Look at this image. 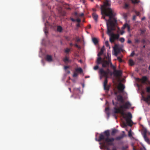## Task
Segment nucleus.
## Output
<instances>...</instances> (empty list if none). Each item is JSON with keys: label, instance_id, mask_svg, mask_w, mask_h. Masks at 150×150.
<instances>
[{"label": "nucleus", "instance_id": "obj_18", "mask_svg": "<svg viewBox=\"0 0 150 150\" xmlns=\"http://www.w3.org/2000/svg\"><path fill=\"white\" fill-rule=\"evenodd\" d=\"M75 71L77 73L78 72H79L81 73L82 72L83 70L81 68H79L76 69L75 70Z\"/></svg>", "mask_w": 150, "mask_h": 150}, {"label": "nucleus", "instance_id": "obj_45", "mask_svg": "<svg viewBox=\"0 0 150 150\" xmlns=\"http://www.w3.org/2000/svg\"><path fill=\"white\" fill-rule=\"evenodd\" d=\"M98 68V66L96 65L94 67V70H97Z\"/></svg>", "mask_w": 150, "mask_h": 150}, {"label": "nucleus", "instance_id": "obj_19", "mask_svg": "<svg viewBox=\"0 0 150 150\" xmlns=\"http://www.w3.org/2000/svg\"><path fill=\"white\" fill-rule=\"evenodd\" d=\"M144 137L145 139V140L147 142H149V139L147 137L146 133L145 132H144Z\"/></svg>", "mask_w": 150, "mask_h": 150}, {"label": "nucleus", "instance_id": "obj_29", "mask_svg": "<svg viewBox=\"0 0 150 150\" xmlns=\"http://www.w3.org/2000/svg\"><path fill=\"white\" fill-rule=\"evenodd\" d=\"M110 67L113 69L114 71L116 70V67L115 66L113 65L112 63H110Z\"/></svg>", "mask_w": 150, "mask_h": 150}, {"label": "nucleus", "instance_id": "obj_41", "mask_svg": "<svg viewBox=\"0 0 150 150\" xmlns=\"http://www.w3.org/2000/svg\"><path fill=\"white\" fill-rule=\"evenodd\" d=\"M134 54L135 53H134V51H132L130 54V56H131V57L133 56Z\"/></svg>", "mask_w": 150, "mask_h": 150}, {"label": "nucleus", "instance_id": "obj_6", "mask_svg": "<svg viewBox=\"0 0 150 150\" xmlns=\"http://www.w3.org/2000/svg\"><path fill=\"white\" fill-rule=\"evenodd\" d=\"M110 63H111V61H105L102 63V67H108Z\"/></svg>", "mask_w": 150, "mask_h": 150}, {"label": "nucleus", "instance_id": "obj_34", "mask_svg": "<svg viewBox=\"0 0 150 150\" xmlns=\"http://www.w3.org/2000/svg\"><path fill=\"white\" fill-rule=\"evenodd\" d=\"M68 61H69V59H68V58H67V57H65L63 59V61L65 62H67Z\"/></svg>", "mask_w": 150, "mask_h": 150}, {"label": "nucleus", "instance_id": "obj_51", "mask_svg": "<svg viewBox=\"0 0 150 150\" xmlns=\"http://www.w3.org/2000/svg\"><path fill=\"white\" fill-rule=\"evenodd\" d=\"M127 42L128 43L130 44V43H132V41L130 40H128V41H127Z\"/></svg>", "mask_w": 150, "mask_h": 150}, {"label": "nucleus", "instance_id": "obj_15", "mask_svg": "<svg viewBox=\"0 0 150 150\" xmlns=\"http://www.w3.org/2000/svg\"><path fill=\"white\" fill-rule=\"evenodd\" d=\"M144 100L148 104H150V99L148 97V96L147 97L144 98Z\"/></svg>", "mask_w": 150, "mask_h": 150}, {"label": "nucleus", "instance_id": "obj_36", "mask_svg": "<svg viewBox=\"0 0 150 150\" xmlns=\"http://www.w3.org/2000/svg\"><path fill=\"white\" fill-rule=\"evenodd\" d=\"M128 136L129 137H131L132 136V135L131 132V130L129 131L128 132Z\"/></svg>", "mask_w": 150, "mask_h": 150}, {"label": "nucleus", "instance_id": "obj_57", "mask_svg": "<svg viewBox=\"0 0 150 150\" xmlns=\"http://www.w3.org/2000/svg\"><path fill=\"white\" fill-rule=\"evenodd\" d=\"M76 26L78 27H79L80 26V25L79 23H78L76 25Z\"/></svg>", "mask_w": 150, "mask_h": 150}, {"label": "nucleus", "instance_id": "obj_5", "mask_svg": "<svg viewBox=\"0 0 150 150\" xmlns=\"http://www.w3.org/2000/svg\"><path fill=\"white\" fill-rule=\"evenodd\" d=\"M114 55L115 56H117L118 54L121 52V48L117 47L115 45V47L114 49Z\"/></svg>", "mask_w": 150, "mask_h": 150}, {"label": "nucleus", "instance_id": "obj_49", "mask_svg": "<svg viewBox=\"0 0 150 150\" xmlns=\"http://www.w3.org/2000/svg\"><path fill=\"white\" fill-rule=\"evenodd\" d=\"M145 42H146V41H145V40H144V39H143L142 40V43L144 44L145 43Z\"/></svg>", "mask_w": 150, "mask_h": 150}, {"label": "nucleus", "instance_id": "obj_62", "mask_svg": "<svg viewBox=\"0 0 150 150\" xmlns=\"http://www.w3.org/2000/svg\"><path fill=\"white\" fill-rule=\"evenodd\" d=\"M67 72L69 74L70 73V71L69 70L67 71Z\"/></svg>", "mask_w": 150, "mask_h": 150}, {"label": "nucleus", "instance_id": "obj_4", "mask_svg": "<svg viewBox=\"0 0 150 150\" xmlns=\"http://www.w3.org/2000/svg\"><path fill=\"white\" fill-rule=\"evenodd\" d=\"M110 70L108 68L107 69V71H104L103 69L101 68L99 69V72L101 76L105 78L104 81L103 83V86L104 89L105 90L108 91L110 88V86L109 85H107L108 80L107 79L108 77V75Z\"/></svg>", "mask_w": 150, "mask_h": 150}, {"label": "nucleus", "instance_id": "obj_23", "mask_svg": "<svg viewBox=\"0 0 150 150\" xmlns=\"http://www.w3.org/2000/svg\"><path fill=\"white\" fill-rule=\"evenodd\" d=\"M103 51H104V49L103 48H102L101 49L100 52L98 53V55L99 56L101 55L103 53Z\"/></svg>", "mask_w": 150, "mask_h": 150}, {"label": "nucleus", "instance_id": "obj_40", "mask_svg": "<svg viewBox=\"0 0 150 150\" xmlns=\"http://www.w3.org/2000/svg\"><path fill=\"white\" fill-rule=\"evenodd\" d=\"M105 46L107 47H108L109 46V45L108 42V41H105Z\"/></svg>", "mask_w": 150, "mask_h": 150}, {"label": "nucleus", "instance_id": "obj_37", "mask_svg": "<svg viewBox=\"0 0 150 150\" xmlns=\"http://www.w3.org/2000/svg\"><path fill=\"white\" fill-rule=\"evenodd\" d=\"M76 42H78L80 41V39L78 37H76Z\"/></svg>", "mask_w": 150, "mask_h": 150}, {"label": "nucleus", "instance_id": "obj_28", "mask_svg": "<svg viewBox=\"0 0 150 150\" xmlns=\"http://www.w3.org/2000/svg\"><path fill=\"white\" fill-rule=\"evenodd\" d=\"M131 1L133 4H137L138 3L139 1L137 0H131Z\"/></svg>", "mask_w": 150, "mask_h": 150}, {"label": "nucleus", "instance_id": "obj_42", "mask_svg": "<svg viewBox=\"0 0 150 150\" xmlns=\"http://www.w3.org/2000/svg\"><path fill=\"white\" fill-rule=\"evenodd\" d=\"M139 42V40L138 39H135V43H138Z\"/></svg>", "mask_w": 150, "mask_h": 150}, {"label": "nucleus", "instance_id": "obj_14", "mask_svg": "<svg viewBox=\"0 0 150 150\" xmlns=\"http://www.w3.org/2000/svg\"><path fill=\"white\" fill-rule=\"evenodd\" d=\"M126 28H127L128 31H129L130 30V26L128 25V24L127 23H126L123 25V26L122 27V28L123 29H124Z\"/></svg>", "mask_w": 150, "mask_h": 150}, {"label": "nucleus", "instance_id": "obj_43", "mask_svg": "<svg viewBox=\"0 0 150 150\" xmlns=\"http://www.w3.org/2000/svg\"><path fill=\"white\" fill-rule=\"evenodd\" d=\"M135 12L137 16H138L140 14V13L139 12L137 11H135Z\"/></svg>", "mask_w": 150, "mask_h": 150}, {"label": "nucleus", "instance_id": "obj_25", "mask_svg": "<svg viewBox=\"0 0 150 150\" xmlns=\"http://www.w3.org/2000/svg\"><path fill=\"white\" fill-rule=\"evenodd\" d=\"M101 60V58L100 57H99L98 58L97 60V62L98 64H100V63Z\"/></svg>", "mask_w": 150, "mask_h": 150}, {"label": "nucleus", "instance_id": "obj_13", "mask_svg": "<svg viewBox=\"0 0 150 150\" xmlns=\"http://www.w3.org/2000/svg\"><path fill=\"white\" fill-rule=\"evenodd\" d=\"M124 105L125 109H129L131 106V104L128 102L125 103Z\"/></svg>", "mask_w": 150, "mask_h": 150}, {"label": "nucleus", "instance_id": "obj_17", "mask_svg": "<svg viewBox=\"0 0 150 150\" xmlns=\"http://www.w3.org/2000/svg\"><path fill=\"white\" fill-rule=\"evenodd\" d=\"M117 99L118 101L122 102L123 101V98L122 96L119 95L117 96Z\"/></svg>", "mask_w": 150, "mask_h": 150}, {"label": "nucleus", "instance_id": "obj_55", "mask_svg": "<svg viewBox=\"0 0 150 150\" xmlns=\"http://www.w3.org/2000/svg\"><path fill=\"white\" fill-rule=\"evenodd\" d=\"M128 4H125V7L126 8H127V7H128Z\"/></svg>", "mask_w": 150, "mask_h": 150}, {"label": "nucleus", "instance_id": "obj_59", "mask_svg": "<svg viewBox=\"0 0 150 150\" xmlns=\"http://www.w3.org/2000/svg\"><path fill=\"white\" fill-rule=\"evenodd\" d=\"M92 41L94 43V37H92Z\"/></svg>", "mask_w": 150, "mask_h": 150}, {"label": "nucleus", "instance_id": "obj_16", "mask_svg": "<svg viewBox=\"0 0 150 150\" xmlns=\"http://www.w3.org/2000/svg\"><path fill=\"white\" fill-rule=\"evenodd\" d=\"M109 108L108 107H107L106 108H105V112L108 115V117H109L110 115V113L109 111Z\"/></svg>", "mask_w": 150, "mask_h": 150}, {"label": "nucleus", "instance_id": "obj_64", "mask_svg": "<svg viewBox=\"0 0 150 150\" xmlns=\"http://www.w3.org/2000/svg\"><path fill=\"white\" fill-rule=\"evenodd\" d=\"M45 34H46V33H47V31H45Z\"/></svg>", "mask_w": 150, "mask_h": 150}, {"label": "nucleus", "instance_id": "obj_22", "mask_svg": "<svg viewBox=\"0 0 150 150\" xmlns=\"http://www.w3.org/2000/svg\"><path fill=\"white\" fill-rule=\"evenodd\" d=\"M62 28L60 26H58L57 27V30L58 32H61L62 30Z\"/></svg>", "mask_w": 150, "mask_h": 150}, {"label": "nucleus", "instance_id": "obj_32", "mask_svg": "<svg viewBox=\"0 0 150 150\" xmlns=\"http://www.w3.org/2000/svg\"><path fill=\"white\" fill-rule=\"evenodd\" d=\"M117 59L120 62H122V59L120 57H117Z\"/></svg>", "mask_w": 150, "mask_h": 150}, {"label": "nucleus", "instance_id": "obj_2", "mask_svg": "<svg viewBox=\"0 0 150 150\" xmlns=\"http://www.w3.org/2000/svg\"><path fill=\"white\" fill-rule=\"evenodd\" d=\"M124 105H120V108H117L116 107L114 108V113H120L122 116L123 118L125 119L126 122L129 126H131L132 125L131 123L132 122L131 118H132V115L130 112H128L127 115L125 112L124 110Z\"/></svg>", "mask_w": 150, "mask_h": 150}, {"label": "nucleus", "instance_id": "obj_27", "mask_svg": "<svg viewBox=\"0 0 150 150\" xmlns=\"http://www.w3.org/2000/svg\"><path fill=\"white\" fill-rule=\"evenodd\" d=\"M98 18V15L94 13V20L96 21V22H97V21Z\"/></svg>", "mask_w": 150, "mask_h": 150}, {"label": "nucleus", "instance_id": "obj_10", "mask_svg": "<svg viewBox=\"0 0 150 150\" xmlns=\"http://www.w3.org/2000/svg\"><path fill=\"white\" fill-rule=\"evenodd\" d=\"M141 82L143 84H147L146 82L148 80V78L146 76H143L140 79Z\"/></svg>", "mask_w": 150, "mask_h": 150}, {"label": "nucleus", "instance_id": "obj_58", "mask_svg": "<svg viewBox=\"0 0 150 150\" xmlns=\"http://www.w3.org/2000/svg\"><path fill=\"white\" fill-rule=\"evenodd\" d=\"M140 150H146V149L144 147L142 149H141Z\"/></svg>", "mask_w": 150, "mask_h": 150}, {"label": "nucleus", "instance_id": "obj_39", "mask_svg": "<svg viewBox=\"0 0 150 150\" xmlns=\"http://www.w3.org/2000/svg\"><path fill=\"white\" fill-rule=\"evenodd\" d=\"M140 31L141 32V34H143L144 33L146 30L145 29H141Z\"/></svg>", "mask_w": 150, "mask_h": 150}, {"label": "nucleus", "instance_id": "obj_63", "mask_svg": "<svg viewBox=\"0 0 150 150\" xmlns=\"http://www.w3.org/2000/svg\"><path fill=\"white\" fill-rule=\"evenodd\" d=\"M149 69L150 70V65L149 67Z\"/></svg>", "mask_w": 150, "mask_h": 150}, {"label": "nucleus", "instance_id": "obj_7", "mask_svg": "<svg viewBox=\"0 0 150 150\" xmlns=\"http://www.w3.org/2000/svg\"><path fill=\"white\" fill-rule=\"evenodd\" d=\"M125 88V86L124 85L121 83H120L118 87V89L120 92L121 93H122L123 92L124 89Z\"/></svg>", "mask_w": 150, "mask_h": 150}, {"label": "nucleus", "instance_id": "obj_47", "mask_svg": "<svg viewBox=\"0 0 150 150\" xmlns=\"http://www.w3.org/2000/svg\"><path fill=\"white\" fill-rule=\"evenodd\" d=\"M69 68V67L68 66H65L64 67V69L65 70H66V69H67L68 68Z\"/></svg>", "mask_w": 150, "mask_h": 150}, {"label": "nucleus", "instance_id": "obj_56", "mask_svg": "<svg viewBox=\"0 0 150 150\" xmlns=\"http://www.w3.org/2000/svg\"><path fill=\"white\" fill-rule=\"evenodd\" d=\"M69 45L71 46H72L73 45V44L72 43H70L69 44Z\"/></svg>", "mask_w": 150, "mask_h": 150}, {"label": "nucleus", "instance_id": "obj_20", "mask_svg": "<svg viewBox=\"0 0 150 150\" xmlns=\"http://www.w3.org/2000/svg\"><path fill=\"white\" fill-rule=\"evenodd\" d=\"M117 132V130L116 129H113L112 130V132L111 133V134L112 135H114Z\"/></svg>", "mask_w": 150, "mask_h": 150}, {"label": "nucleus", "instance_id": "obj_35", "mask_svg": "<svg viewBox=\"0 0 150 150\" xmlns=\"http://www.w3.org/2000/svg\"><path fill=\"white\" fill-rule=\"evenodd\" d=\"M120 41L122 42H123L125 41V39L123 38H121L120 39Z\"/></svg>", "mask_w": 150, "mask_h": 150}, {"label": "nucleus", "instance_id": "obj_24", "mask_svg": "<svg viewBox=\"0 0 150 150\" xmlns=\"http://www.w3.org/2000/svg\"><path fill=\"white\" fill-rule=\"evenodd\" d=\"M129 65L131 66H133L134 65V62L132 59H129Z\"/></svg>", "mask_w": 150, "mask_h": 150}, {"label": "nucleus", "instance_id": "obj_46", "mask_svg": "<svg viewBox=\"0 0 150 150\" xmlns=\"http://www.w3.org/2000/svg\"><path fill=\"white\" fill-rule=\"evenodd\" d=\"M136 17V16L134 15L133 17L132 20L134 21H135Z\"/></svg>", "mask_w": 150, "mask_h": 150}, {"label": "nucleus", "instance_id": "obj_61", "mask_svg": "<svg viewBox=\"0 0 150 150\" xmlns=\"http://www.w3.org/2000/svg\"><path fill=\"white\" fill-rule=\"evenodd\" d=\"M92 17L94 18V12L92 13Z\"/></svg>", "mask_w": 150, "mask_h": 150}, {"label": "nucleus", "instance_id": "obj_50", "mask_svg": "<svg viewBox=\"0 0 150 150\" xmlns=\"http://www.w3.org/2000/svg\"><path fill=\"white\" fill-rule=\"evenodd\" d=\"M76 21L77 22H78V23H80L81 22V20L80 19H77L76 20Z\"/></svg>", "mask_w": 150, "mask_h": 150}, {"label": "nucleus", "instance_id": "obj_54", "mask_svg": "<svg viewBox=\"0 0 150 150\" xmlns=\"http://www.w3.org/2000/svg\"><path fill=\"white\" fill-rule=\"evenodd\" d=\"M124 33V32L123 31H121V34L122 35Z\"/></svg>", "mask_w": 150, "mask_h": 150}, {"label": "nucleus", "instance_id": "obj_11", "mask_svg": "<svg viewBox=\"0 0 150 150\" xmlns=\"http://www.w3.org/2000/svg\"><path fill=\"white\" fill-rule=\"evenodd\" d=\"M45 59L47 61L49 62H52L53 61L52 56L48 54L46 55L45 57Z\"/></svg>", "mask_w": 150, "mask_h": 150}, {"label": "nucleus", "instance_id": "obj_38", "mask_svg": "<svg viewBox=\"0 0 150 150\" xmlns=\"http://www.w3.org/2000/svg\"><path fill=\"white\" fill-rule=\"evenodd\" d=\"M128 148V146L127 145H126L122 147L123 149L125 150L126 149Z\"/></svg>", "mask_w": 150, "mask_h": 150}, {"label": "nucleus", "instance_id": "obj_60", "mask_svg": "<svg viewBox=\"0 0 150 150\" xmlns=\"http://www.w3.org/2000/svg\"><path fill=\"white\" fill-rule=\"evenodd\" d=\"M145 17H143L142 18V20H144V19H145Z\"/></svg>", "mask_w": 150, "mask_h": 150}, {"label": "nucleus", "instance_id": "obj_52", "mask_svg": "<svg viewBox=\"0 0 150 150\" xmlns=\"http://www.w3.org/2000/svg\"><path fill=\"white\" fill-rule=\"evenodd\" d=\"M84 15V14L83 13H81V14H80L79 15V16H83Z\"/></svg>", "mask_w": 150, "mask_h": 150}, {"label": "nucleus", "instance_id": "obj_44", "mask_svg": "<svg viewBox=\"0 0 150 150\" xmlns=\"http://www.w3.org/2000/svg\"><path fill=\"white\" fill-rule=\"evenodd\" d=\"M77 48H78L79 49H80V47L77 44H76L74 45Z\"/></svg>", "mask_w": 150, "mask_h": 150}, {"label": "nucleus", "instance_id": "obj_53", "mask_svg": "<svg viewBox=\"0 0 150 150\" xmlns=\"http://www.w3.org/2000/svg\"><path fill=\"white\" fill-rule=\"evenodd\" d=\"M71 20L73 22H74L75 21V20L73 18H71Z\"/></svg>", "mask_w": 150, "mask_h": 150}, {"label": "nucleus", "instance_id": "obj_30", "mask_svg": "<svg viewBox=\"0 0 150 150\" xmlns=\"http://www.w3.org/2000/svg\"><path fill=\"white\" fill-rule=\"evenodd\" d=\"M70 51V49L68 48H67L65 50V52L66 53H68Z\"/></svg>", "mask_w": 150, "mask_h": 150}, {"label": "nucleus", "instance_id": "obj_3", "mask_svg": "<svg viewBox=\"0 0 150 150\" xmlns=\"http://www.w3.org/2000/svg\"><path fill=\"white\" fill-rule=\"evenodd\" d=\"M104 135L103 134H100L99 137V141H101L102 140H105L103 142V144H105V143H106L107 144L109 145H112V142L115 140L114 138H109V137L110 135V132L109 130L105 131L104 132Z\"/></svg>", "mask_w": 150, "mask_h": 150}, {"label": "nucleus", "instance_id": "obj_12", "mask_svg": "<svg viewBox=\"0 0 150 150\" xmlns=\"http://www.w3.org/2000/svg\"><path fill=\"white\" fill-rule=\"evenodd\" d=\"M122 72L121 70L114 71L113 74L115 76H120L121 75Z\"/></svg>", "mask_w": 150, "mask_h": 150}, {"label": "nucleus", "instance_id": "obj_9", "mask_svg": "<svg viewBox=\"0 0 150 150\" xmlns=\"http://www.w3.org/2000/svg\"><path fill=\"white\" fill-rule=\"evenodd\" d=\"M80 88H75L74 89V94L79 95L81 93V91L80 90Z\"/></svg>", "mask_w": 150, "mask_h": 150}, {"label": "nucleus", "instance_id": "obj_26", "mask_svg": "<svg viewBox=\"0 0 150 150\" xmlns=\"http://www.w3.org/2000/svg\"><path fill=\"white\" fill-rule=\"evenodd\" d=\"M106 58L108 60V61H109V60H110L111 61L110 55L108 53L107 54Z\"/></svg>", "mask_w": 150, "mask_h": 150}, {"label": "nucleus", "instance_id": "obj_21", "mask_svg": "<svg viewBox=\"0 0 150 150\" xmlns=\"http://www.w3.org/2000/svg\"><path fill=\"white\" fill-rule=\"evenodd\" d=\"M99 39L98 38H94V45H97L98 44Z\"/></svg>", "mask_w": 150, "mask_h": 150}, {"label": "nucleus", "instance_id": "obj_48", "mask_svg": "<svg viewBox=\"0 0 150 150\" xmlns=\"http://www.w3.org/2000/svg\"><path fill=\"white\" fill-rule=\"evenodd\" d=\"M91 28V26L90 25H89L86 28L90 29Z\"/></svg>", "mask_w": 150, "mask_h": 150}, {"label": "nucleus", "instance_id": "obj_33", "mask_svg": "<svg viewBox=\"0 0 150 150\" xmlns=\"http://www.w3.org/2000/svg\"><path fill=\"white\" fill-rule=\"evenodd\" d=\"M78 73L75 71V72L74 73V74L73 75V77H76L78 76Z\"/></svg>", "mask_w": 150, "mask_h": 150}, {"label": "nucleus", "instance_id": "obj_8", "mask_svg": "<svg viewBox=\"0 0 150 150\" xmlns=\"http://www.w3.org/2000/svg\"><path fill=\"white\" fill-rule=\"evenodd\" d=\"M123 134L121 135L118 136L116 137L115 139V140H119L122 139L124 137L126 136L125 133L124 131H122Z\"/></svg>", "mask_w": 150, "mask_h": 150}, {"label": "nucleus", "instance_id": "obj_1", "mask_svg": "<svg viewBox=\"0 0 150 150\" xmlns=\"http://www.w3.org/2000/svg\"><path fill=\"white\" fill-rule=\"evenodd\" d=\"M110 6L109 1L106 0L104 5L101 6L102 18L105 20L106 22L107 31V34L110 36V41L111 43L114 42L115 39L119 37L118 34H114L112 31L115 30L117 26V20L114 18L115 15L112 9L109 8Z\"/></svg>", "mask_w": 150, "mask_h": 150}, {"label": "nucleus", "instance_id": "obj_31", "mask_svg": "<svg viewBox=\"0 0 150 150\" xmlns=\"http://www.w3.org/2000/svg\"><path fill=\"white\" fill-rule=\"evenodd\" d=\"M146 91L148 93L150 92V86L147 87L146 88Z\"/></svg>", "mask_w": 150, "mask_h": 150}]
</instances>
